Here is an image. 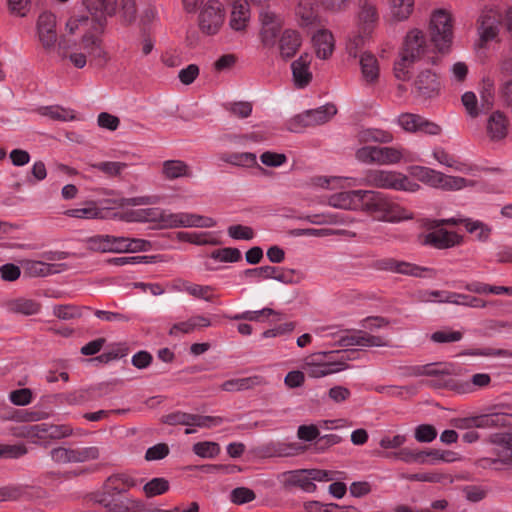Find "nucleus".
I'll return each instance as SVG.
<instances>
[{"label":"nucleus","mask_w":512,"mask_h":512,"mask_svg":"<svg viewBox=\"0 0 512 512\" xmlns=\"http://www.w3.org/2000/svg\"><path fill=\"white\" fill-rule=\"evenodd\" d=\"M437 49L432 42L427 40L426 35L422 30H410L403 42L400 52V58L395 62L394 72L399 80L406 81L410 78V68L412 65Z\"/></svg>","instance_id":"f257e3e1"},{"label":"nucleus","mask_w":512,"mask_h":512,"mask_svg":"<svg viewBox=\"0 0 512 512\" xmlns=\"http://www.w3.org/2000/svg\"><path fill=\"white\" fill-rule=\"evenodd\" d=\"M354 193L361 201L363 210L372 214L378 220L396 222L412 218L404 208L391 201L381 192L357 190Z\"/></svg>","instance_id":"f03ea898"},{"label":"nucleus","mask_w":512,"mask_h":512,"mask_svg":"<svg viewBox=\"0 0 512 512\" xmlns=\"http://www.w3.org/2000/svg\"><path fill=\"white\" fill-rule=\"evenodd\" d=\"M144 214L146 222L158 223L160 228H212L216 225V221L213 218L193 213H167L160 208H144Z\"/></svg>","instance_id":"7ed1b4c3"},{"label":"nucleus","mask_w":512,"mask_h":512,"mask_svg":"<svg viewBox=\"0 0 512 512\" xmlns=\"http://www.w3.org/2000/svg\"><path fill=\"white\" fill-rule=\"evenodd\" d=\"M136 485L137 481L129 474H113L106 479L102 492L96 496L95 501L109 512H128L130 508L127 504L114 496L125 493Z\"/></svg>","instance_id":"20e7f679"},{"label":"nucleus","mask_w":512,"mask_h":512,"mask_svg":"<svg viewBox=\"0 0 512 512\" xmlns=\"http://www.w3.org/2000/svg\"><path fill=\"white\" fill-rule=\"evenodd\" d=\"M363 184L378 189L416 192L420 185L398 171L369 169L365 172Z\"/></svg>","instance_id":"39448f33"},{"label":"nucleus","mask_w":512,"mask_h":512,"mask_svg":"<svg viewBox=\"0 0 512 512\" xmlns=\"http://www.w3.org/2000/svg\"><path fill=\"white\" fill-rule=\"evenodd\" d=\"M356 159L365 164L393 165L405 161H413L412 154L403 147L364 146L355 153Z\"/></svg>","instance_id":"423d86ee"},{"label":"nucleus","mask_w":512,"mask_h":512,"mask_svg":"<svg viewBox=\"0 0 512 512\" xmlns=\"http://www.w3.org/2000/svg\"><path fill=\"white\" fill-rule=\"evenodd\" d=\"M358 1L357 26L361 34L348 45V52L353 57H357L358 45L371 35L379 22L378 0Z\"/></svg>","instance_id":"0eeeda50"},{"label":"nucleus","mask_w":512,"mask_h":512,"mask_svg":"<svg viewBox=\"0 0 512 512\" xmlns=\"http://www.w3.org/2000/svg\"><path fill=\"white\" fill-rule=\"evenodd\" d=\"M429 31L435 47L443 52L449 47L453 38L451 15L444 9L434 11L430 18Z\"/></svg>","instance_id":"6e6552de"},{"label":"nucleus","mask_w":512,"mask_h":512,"mask_svg":"<svg viewBox=\"0 0 512 512\" xmlns=\"http://www.w3.org/2000/svg\"><path fill=\"white\" fill-rule=\"evenodd\" d=\"M225 20V10L221 2L209 0L200 10L198 25L205 35H215L219 32Z\"/></svg>","instance_id":"1a4fd4ad"},{"label":"nucleus","mask_w":512,"mask_h":512,"mask_svg":"<svg viewBox=\"0 0 512 512\" xmlns=\"http://www.w3.org/2000/svg\"><path fill=\"white\" fill-rule=\"evenodd\" d=\"M373 268L380 271L392 272L413 277H424L423 272L434 277L436 272L432 268L422 267L410 262L397 260L392 257L377 259L372 264Z\"/></svg>","instance_id":"9d476101"},{"label":"nucleus","mask_w":512,"mask_h":512,"mask_svg":"<svg viewBox=\"0 0 512 512\" xmlns=\"http://www.w3.org/2000/svg\"><path fill=\"white\" fill-rule=\"evenodd\" d=\"M259 19L261 22L260 39L262 44L267 48L275 47L284 25L283 17L269 9H263L260 12Z\"/></svg>","instance_id":"9b49d317"},{"label":"nucleus","mask_w":512,"mask_h":512,"mask_svg":"<svg viewBox=\"0 0 512 512\" xmlns=\"http://www.w3.org/2000/svg\"><path fill=\"white\" fill-rule=\"evenodd\" d=\"M94 22V28L102 31L107 24V17L114 15L117 0H82Z\"/></svg>","instance_id":"f8f14e48"},{"label":"nucleus","mask_w":512,"mask_h":512,"mask_svg":"<svg viewBox=\"0 0 512 512\" xmlns=\"http://www.w3.org/2000/svg\"><path fill=\"white\" fill-rule=\"evenodd\" d=\"M97 32L88 30L84 33L79 44V50L86 53V57H90V62L97 61L99 63H107L109 54L103 46V41Z\"/></svg>","instance_id":"ddd939ff"},{"label":"nucleus","mask_w":512,"mask_h":512,"mask_svg":"<svg viewBox=\"0 0 512 512\" xmlns=\"http://www.w3.org/2000/svg\"><path fill=\"white\" fill-rule=\"evenodd\" d=\"M336 113L337 109L334 104H326L297 115L294 118V123L302 127L321 126L326 124Z\"/></svg>","instance_id":"4468645a"},{"label":"nucleus","mask_w":512,"mask_h":512,"mask_svg":"<svg viewBox=\"0 0 512 512\" xmlns=\"http://www.w3.org/2000/svg\"><path fill=\"white\" fill-rule=\"evenodd\" d=\"M501 23L500 12L492 7H486L482 10L478 20V31L481 41L487 42L495 39L499 32Z\"/></svg>","instance_id":"2eb2a0df"},{"label":"nucleus","mask_w":512,"mask_h":512,"mask_svg":"<svg viewBox=\"0 0 512 512\" xmlns=\"http://www.w3.org/2000/svg\"><path fill=\"white\" fill-rule=\"evenodd\" d=\"M439 90V78L437 74L430 69L420 71L413 82V92L424 99L436 96Z\"/></svg>","instance_id":"dca6fc26"},{"label":"nucleus","mask_w":512,"mask_h":512,"mask_svg":"<svg viewBox=\"0 0 512 512\" xmlns=\"http://www.w3.org/2000/svg\"><path fill=\"white\" fill-rule=\"evenodd\" d=\"M38 38L46 50L54 48L57 42L56 17L50 12H43L37 21Z\"/></svg>","instance_id":"f3484780"},{"label":"nucleus","mask_w":512,"mask_h":512,"mask_svg":"<svg viewBox=\"0 0 512 512\" xmlns=\"http://www.w3.org/2000/svg\"><path fill=\"white\" fill-rule=\"evenodd\" d=\"M330 353H317L306 359L305 370L312 378H320L326 375L340 371L339 365L342 363H335L331 361H324L323 359Z\"/></svg>","instance_id":"a211bd4d"},{"label":"nucleus","mask_w":512,"mask_h":512,"mask_svg":"<svg viewBox=\"0 0 512 512\" xmlns=\"http://www.w3.org/2000/svg\"><path fill=\"white\" fill-rule=\"evenodd\" d=\"M425 244L437 249H447L463 243V236L456 232H450L445 229H438L425 236Z\"/></svg>","instance_id":"6ab92c4d"},{"label":"nucleus","mask_w":512,"mask_h":512,"mask_svg":"<svg viewBox=\"0 0 512 512\" xmlns=\"http://www.w3.org/2000/svg\"><path fill=\"white\" fill-rule=\"evenodd\" d=\"M310 64L311 57L308 54L301 55L291 64L293 82L299 89L307 87L312 81L313 75L310 70Z\"/></svg>","instance_id":"aec40b11"},{"label":"nucleus","mask_w":512,"mask_h":512,"mask_svg":"<svg viewBox=\"0 0 512 512\" xmlns=\"http://www.w3.org/2000/svg\"><path fill=\"white\" fill-rule=\"evenodd\" d=\"M301 35L293 29L284 30L277 39V48L282 58L290 59L301 46Z\"/></svg>","instance_id":"412c9836"},{"label":"nucleus","mask_w":512,"mask_h":512,"mask_svg":"<svg viewBox=\"0 0 512 512\" xmlns=\"http://www.w3.org/2000/svg\"><path fill=\"white\" fill-rule=\"evenodd\" d=\"M342 346H362V347H373V346H386L387 342L380 336H374L358 330L351 335L344 336L340 339Z\"/></svg>","instance_id":"4be33fe9"},{"label":"nucleus","mask_w":512,"mask_h":512,"mask_svg":"<svg viewBox=\"0 0 512 512\" xmlns=\"http://www.w3.org/2000/svg\"><path fill=\"white\" fill-rule=\"evenodd\" d=\"M316 56L320 59H328L335 47L333 34L327 29L318 30L312 37Z\"/></svg>","instance_id":"5701e85b"},{"label":"nucleus","mask_w":512,"mask_h":512,"mask_svg":"<svg viewBox=\"0 0 512 512\" xmlns=\"http://www.w3.org/2000/svg\"><path fill=\"white\" fill-rule=\"evenodd\" d=\"M35 437L41 440H59L72 434L73 429L69 425L36 424Z\"/></svg>","instance_id":"b1692460"},{"label":"nucleus","mask_w":512,"mask_h":512,"mask_svg":"<svg viewBox=\"0 0 512 512\" xmlns=\"http://www.w3.org/2000/svg\"><path fill=\"white\" fill-rule=\"evenodd\" d=\"M24 273L29 277H44L59 273L65 264H50L36 260H25L22 263Z\"/></svg>","instance_id":"393cba45"},{"label":"nucleus","mask_w":512,"mask_h":512,"mask_svg":"<svg viewBox=\"0 0 512 512\" xmlns=\"http://www.w3.org/2000/svg\"><path fill=\"white\" fill-rule=\"evenodd\" d=\"M250 19L249 4L246 0H235L232 6L230 27L235 31H244Z\"/></svg>","instance_id":"a878e982"},{"label":"nucleus","mask_w":512,"mask_h":512,"mask_svg":"<svg viewBox=\"0 0 512 512\" xmlns=\"http://www.w3.org/2000/svg\"><path fill=\"white\" fill-rule=\"evenodd\" d=\"M360 68L362 78L367 84H375L378 81L380 69L373 54L365 52L360 56Z\"/></svg>","instance_id":"bb28decb"},{"label":"nucleus","mask_w":512,"mask_h":512,"mask_svg":"<svg viewBox=\"0 0 512 512\" xmlns=\"http://www.w3.org/2000/svg\"><path fill=\"white\" fill-rule=\"evenodd\" d=\"M295 15L302 27L310 26L318 19V13L314 0H299L296 8Z\"/></svg>","instance_id":"cd10ccee"},{"label":"nucleus","mask_w":512,"mask_h":512,"mask_svg":"<svg viewBox=\"0 0 512 512\" xmlns=\"http://www.w3.org/2000/svg\"><path fill=\"white\" fill-rule=\"evenodd\" d=\"M265 384L264 377L254 375L245 378L230 379L222 383L221 389L227 392L243 391Z\"/></svg>","instance_id":"c85d7f7f"},{"label":"nucleus","mask_w":512,"mask_h":512,"mask_svg":"<svg viewBox=\"0 0 512 512\" xmlns=\"http://www.w3.org/2000/svg\"><path fill=\"white\" fill-rule=\"evenodd\" d=\"M211 325V322L208 318L197 315L189 318L187 321L175 323L169 331V335L176 336L179 332L181 333H191L195 331L196 329L209 327Z\"/></svg>","instance_id":"c756f323"},{"label":"nucleus","mask_w":512,"mask_h":512,"mask_svg":"<svg viewBox=\"0 0 512 512\" xmlns=\"http://www.w3.org/2000/svg\"><path fill=\"white\" fill-rule=\"evenodd\" d=\"M39 115L56 121H72L78 119L73 110L58 105L42 106L37 109Z\"/></svg>","instance_id":"7c9ffc66"},{"label":"nucleus","mask_w":512,"mask_h":512,"mask_svg":"<svg viewBox=\"0 0 512 512\" xmlns=\"http://www.w3.org/2000/svg\"><path fill=\"white\" fill-rule=\"evenodd\" d=\"M479 428L506 427L512 425V414L494 412L478 416Z\"/></svg>","instance_id":"2f4dec72"},{"label":"nucleus","mask_w":512,"mask_h":512,"mask_svg":"<svg viewBox=\"0 0 512 512\" xmlns=\"http://www.w3.org/2000/svg\"><path fill=\"white\" fill-rule=\"evenodd\" d=\"M8 310L13 313H19L23 315H34L37 314L40 309V303L32 299L18 298L8 302Z\"/></svg>","instance_id":"473e14b6"},{"label":"nucleus","mask_w":512,"mask_h":512,"mask_svg":"<svg viewBox=\"0 0 512 512\" xmlns=\"http://www.w3.org/2000/svg\"><path fill=\"white\" fill-rule=\"evenodd\" d=\"M411 174L419 181L438 188L443 173L425 166H413L411 167Z\"/></svg>","instance_id":"72a5a7b5"},{"label":"nucleus","mask_w":512,"mask_h":512,"mask_svg":"<svg viewBox=\"0 0 512 512\" xmlns=\"http://www.w3.org/2000/svg\"><path fill=\"white\" fill-rule=\"evenodd\" d=\"M478 138L491 145L506 144L512 142V130H480Z\"/></svg>","instance_id":"f704fd0d"},{"label":"nucleus","mask_w":512,"mask_h":512,"mask_svg":"<svg viewBox=\"0 0 512 512\" xmlns=\"http://www.w3.org/2000/svg\"><path fill=\"white\" fill-rule=\"evenodd\" d=\"M162 173L165 178L173 180L189 175L188 165L181 160H166L163 162Z\"/></svg>","instance_id":"c9c22d12"},{"label":"nucleus","mask_w":512,"mask_h":512,"mask_svg":"<svg viewBox=\"0 0 512 512\" xmlns=\"http://www.w3.org/2000/svg\"><path fill=\"white\" fill-rule=\"evenodd\" d=\"M129 353V346L126 342L116 343L111 345L109 351L102 353L99 356H96L89 361H98L100 363L107 364L111 361L121 359L127 356Z\"/></svg>","instance_id":"e433bc0d"},{"label":"nucleus","mask_w":512,"mask_h":512,"mask_svg":"<svg viewBox=\"0 0 512 512\" xmlns=\"http://www.w3.org/2000/svg\"><path fill=\"white\" fill-rule=\"evenodd\" d=\"M491 383V377L487 373H476L472 375L469 382H459V393L467 394L475 391V388H485Z\"/></svg>","instance_id":"4c0bfd02"},{"label":"nucleus","mask_w":512,"mask_h":512,"mask_svg":"<svg viewBox=\"0 0 512 512\" xmlns=\"http://www.w3.org/2000/svg\"><path fill=\"white\" fill-rule=\"evenodd\" d=\"M64 214L78 219H97L101 218L102 210L97 207L95 202L90 201L86 203V207L68 209Z\"/></svg>","instance_id":"58836bf2"},{"label":"nucleus","mask_w":512,"mask_h":512,"mask_svg":"<svg viewBox=\"0 0 512 512\" xmlns=\"http://www.w3.org/2000/svg\"><path fill=\"white\" fill-rule=\"evenodd\" d=\"M488 464L494 465L498 469V464L512 467V435L508 437L506 445L497 450L496 458L484 459Z\"/></svg>","instance_id":"ea45409f"},{"label":"nucleus","mask_w":512,"mask_h":512,"mask_svg":"<svg viewBox=\"0 0 512 512\" xmlns=\"http://www.w3.org/2000/svg\"><path fill=\"white\" fill-rule=\"evenodd\" d=\"M99 457L100 449L97 446L71 448V463L97 460Z\"/></svg>","instance_id":"a19ab883"},{"label":"nucleus","mask_w":512,"mask_h":512,"mask_svg":"<svg viewBox=\"0 0 512 512\" xmlns=\"http://www.w3.org/2000/svg\"><path fill=\"white\" fill-rule=\"evenodd\" d=\"M398 125L401 128H439L427 119L411 113H404L398 117Z\"/></svg>","instance_id":"79ce46f5"},{"label":"nucleus","mask_w":512,"mask_h":512,"mask_svg":"<svg viewBox=\"0 0 512 512\" xmlns=\"http://www.w3.org/2000/svg\"><path fill=\"white\" fill-rule=\"evenodd\" d=\"M360 142L389 143L393 140V135L389 130H360L357 135Z\"/></svg>","instance_id":"37998d69"},{"label":"nucleus","mask_w":512,"mask_h":512,"mask_svg":"<svg viewBox=\"0 0 512 512\" xmlns=\"http://www.w3.org/2000/svg\"><path fill=\"white\" fill-rule=\"evenodd\" d=\"M391 13L398 21H404L411 15L414 0H390Z\"/></svg>","instance_id":"c03bdc74"},{"label":"nucleus","mask_w":512,"mask_h":512,"mask_svg":"<svg viewBox=\"0 0 512 512\" xmlns=\"http://www.w3.org/2000/svg\"><path fill=\"white\" fill-rule=\"evenodd\" d=\"M309 470H298L294 471L290 477V483L294 486L300 487L305 492H314L316 490V485L314 484V480L310 478Z\"/></svg>","instance_id":"a18cd8bd"},{"label":"nucleus","mask_w":512,"mask_h":512,"mask_svg":"<svg viewBox=\"0 0 512 512\" xmlns=\"http://www.w3.org/2000/svg\"><path fill=\"white\" fill-rule=\"evenodd\" d=\"M446 300H448L449 303L452 304L469 306L474 308H484L487 305L486 301L478 297L455 292L454 294H449Z\"/></svg>","instance_id":"49530a36"},{"label":"nucleus","mask_w":512,"mask_h":512,"mask_svg":"<svg viewBox=\"0 0 512 512\" xmlns=\"http://www.w3.org/2000/svg\"><path fill=\"white\" fill-rule=\"evenodd\" d=\"M170 488L169 481L162 477H156L148 481L144 487L143 491L146 497L151 498L157 495H162L166 493Z\"/></svg>","instance_id":"de8ad7c7"},{"label":"nucleus","mask_w":512,"mask_h":512,"mask_svg":"<svg viewBox=\"0 0 512 512\" xmlns=\"http://www.w3.org/2000/svg\"><path fill=\"white\" fill-rule=\"evenodd\" d=\"M87 13V15L73 16L67 21L66 29L70 34L76 33V31H78L81 27L88 26L90 27V30H93L94 32H99V34L103 33L104 29L99 31L94 28L92 17L88 11Z\"/></svg>","instance_id":"09e8293b"},{"label":"nucleus","mask_w":512,"mask_h":512,"mask_svg":"<svg viewBox=\"0 0 512 512\" xmlns=\"http://www.w3.org/2000/svg\"><path fill=\"white\" fill-rule=\"evenodd\" d=\"M210 257L220 262L235 263L241 260L242 255L238 248L225 247L212 251Z\"/></svg>","instance_id":"8fccbe9b"},{"label":"nucleus","mask_w":512,"mask_h":512,"mask_svg":"<svg viewBox=\"0 0 512 512\" xmlns=\"http://www.w3.org/2000/svg\"><path fill=\"white\" fill-rule=\"evenodd\" d=\"M82 310H90V307H77L74 305H56L54 315L61 320H70L82 316Z\"/></svg>","instance_id":"3c124183"},{"label":"nucleus","mask_w":512,"mask_h":512,"mask_svg":"<svg viewBox=\"0 0 512 512\" xmlns=\"http://www.w3.org/2000/svg\"><path fill=\"white\" fill-rule=\"evenodd\" d=\"M192 450L201 458H214L220 453V446L216 442L202 441L195 443Z\"/></svg>","instance_id":"603ef678"},{"label":"nucleus","mask_w":512,"mask_h":512,"mask_svg":"<svg viewBox=\"0 0 512 512\" xmlns=\"http://www.w3.org/2000/svg\"><path fill=\"white\" fill-rule=\"evenodd\" d=\"M393 456L405 463L424 464L427 462L425 460V451L410 448H402L398 452L393 453Z\"/></svg>","instance_id":"864d4df0"},{"label":"nucleus","mask_w":512,"mask_h":512,"mask_svg":"<svg viewBox=\"0 0 512 512\" xmlns=\"http://www.w3.org/2000/svg\"><path fill=\"white\" fill-rule=\"evenodd\" d=\"M225 162L236 166L251 167L257 164L256 155L250 152L231 153L222 158Z\"/></svg>","instance_id":"5fc2aeb1"},{"label":"nucleus","mask_w":512,"mask_h":512,"mask_svg":"<svg viewBox=\"0 0 512 512\" xmlns=\"http://www.w3.org/2000/svg\"><path fill=\"white\" fill-rule=\"evenodd\" d=\"M91 167L101 171L108 177H117L121 175L122 171L127 167V164L116 161H104L91 164Z\"/></svg>","instance_id":"6e6d98bb"},{"label":"nucleus","mask_w":512,"mask_h":512,"mask_svg":"<svg viewBox=\"0 0 512 512\" xmlns=\"http://www.w3.org/2000/svg\"><path fill=\"white\" fill-rule=\"evenodd\" d=\"M95 391H96V388H94V387H91L86 390L81 389V390L73 391V392L65 394L64 400L69 405H81V404H84V403L90 401L93 398Z\"/></svg>","instance_id":"4d7b16f0"},{"label":"nucleus","mask_w":512,"mask_h":512,"mask_svg":"<svg viewBox=\"0 0 512 512\" xmlns=\"http://www.w3.org/2000/svg\"><path fill=\"white\" fill-rule=\"evenodd\" d=\"M304 508L307 512H344V509L355 511L353 507H342L336 503L323 504L319 501H308L304 504Z\"/></svg>","instance_id":"13d9d810"},{"label":"nucleus","mask_w":512,"mask_h":512,"mask_svg":"<svg viewBox=\"0 0 512 512\" xmlns=\"http://www.w3.org/2000/svg\"><path fill=\"white\" fill-rule=\"evenodd\" d=\"M159 256H121L107 260V263L115 266H124L138 263H154Z\"/></svg>","instance_id":"bf43d9fd"},{"label":"nucleus","mask_w":512,"mask_h":512,"mask_svg":"<svg viewBox=\"0 0 512 512\" xmlns=\"http://www.w3.org/2000/svg\"><path fill=\"white\" fill-rule=\"evenodd\" d=\"M275 269L277 272L274 275V279L284 284H296L303 279V274L294 269L281 268L276 266Z\"/></svg>","instance_id":"052dcab7"},{"label":"nucleus","mask_w":512,"mask_h":512,"mask_svg":"<svg viewBox=\"0 0 512 512\" xmlns=\"http://www.w3.org/2000/svg\"><path fill=\"white\" fill-rule=\"evenodd\" d=\"M27 453L25 444H0V458L18 459Z\"/></svg>","instance_id":"680f3d73"},{"label":"nucleus","mask_w":512,"mask_h":512,"mask_svg":"<svg viewBox=\"0 0 512 512\" xmlns=\"http://www.w3.org/2000/svg\"><path fill=\"white\" fill-rule=\"evenodd\" d=\"M433 156L440 164L454 168L457 171H464L466 167L465 164L456 161L453 156L449 155L441 147H437L433 150Z\"/></svg>","instance_id":"e2e57ef3"},{"label":"nucleus","mask_w":512,"mask_h":512,"mask_svg":"<svg viewBox=\"0 0 512 512\" xmlns=\"http://www.w3.org/2000/svg\"><path fill=\"white\" fill-rule=\"evenodd\" d=\"M446 375L435 377V379L425 380L423 383L434 389H450L459 393V382L452 378H445Z\"/></svg>","instance_id":"0e129e2a"},{"label":"nucleus","mask_w":512,"mask_h":512,"mask_svg":"<svg viewBox=\"0 0 512 512\" xmlns=\"http://www.w3.org/2000/svg\"><path fill=\"white\" fill-rule=\"evenodd\" d=\"M255 492L247 487H237L230 493V500L237 505H243L255 500Z\"/></svg>","instance_id":"69168bd1"},{"label":"nucleus","mask_w":512,"mask_h":512,"mask_svg":"<svg viewBox=\"0 0 512 512\" xmlns=\"http://www.w3.org/2000/svg\"><path fill=\"white\" fill-rule=\"evenodd\" d=\"M184 290L190 294L191 296L199 299H203L205 301H211L213 296L211 292L213 291V288L208 285H199V284H191L186 283L184 285Z\"/></svg>","instance_id":"338daca9"},{"label":"nucleus","mask_w":512,"mask_h":512,"mask_svg":"<svg viewBox=\"0 0 512 512\" xmlns=\"http://www.w3.org/2000/svg\"><path fill=\"white\" fill-rule=\"evenodd\" d=\"M415 439L420 443H430L437 437V430L433 425L421 424L415 428Z\"/></svg>","instance_id":"774afa93"}]
</instances>
